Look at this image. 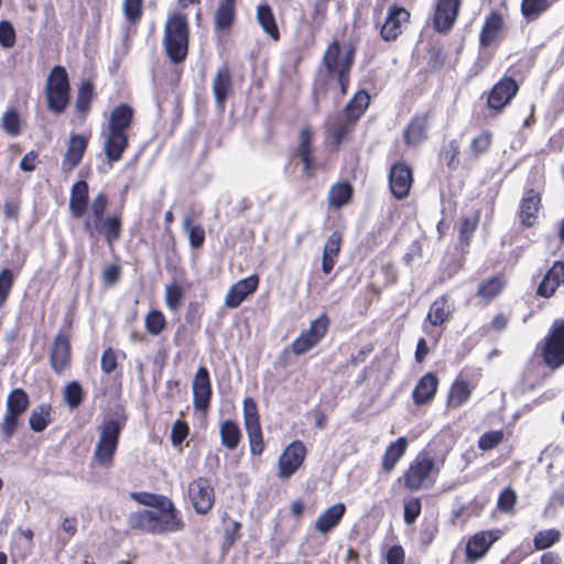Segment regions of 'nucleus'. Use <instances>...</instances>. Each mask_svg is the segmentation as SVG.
Wrapping results in <instances>:
<instances>
[{
  "label": "nucleus",
  "mask_w": 564,
  "mask_h": 564,
  "mask_svg": "<svg viewBox=\"0 0 564 564\" xmlns=\"http://www.w3.org/2000/svg\"><path fill=\"white\" fill-rule=\"evenodd\" d=\"M449 314L447 300L442 296L432 303L427 313V321L434 326L442 325L448 319Z\"/></svg>",
  "instance_id": "38"
},
{
  "label": "nucleus",
  "mask_w": 564,
  "mask_h": 564,
  "mask_svg": "<svg viewBox=\"0 0 564 564\" xmlns=\"http://www.w3.org/2000/svg\"><path fill=\"white\" fill-rule=\"evenodd\" d=\"M235 2L236 0H220L215 13L216 28L226 29L231 25L235 20Z\"/></svg>",
  "instance_id": "36"
},
{
  "label": "nucleus",
  "mask_w": 564,
  "mask_h": 564,
  "mask_svg": "<svg viewBox=\"0 0 564 564\" xmlns=\"http://www.w3.org/2000/svg\"><path fill=\"white\" fill-rule=\"evenodd\" d=\"M519 89L517 82L511 77H503L491 89L487 105L489 108L501 111L514 97Z\"/></svg>",
  "instance_id": "12"
},
{
  "label": "nucleus",
  "mask_w": 564,
  "mask_h": 564,
  "mask_svg": "<svg viewBox=\"0 0 564 564\" xmlns=\"http://www.w3.org/2000/svg\"><path fill=\"white\" fill-rule=\"evenodd\" d=\"M345 510L346 507L341 502L330 506L317 518L315 530L324 534L329 532L339 523Z\"/></svg>",
  "instance_id": "24"
},
{
  "label": "nucleus",
  "mask_w": 564,
  "mask_h": 564,
  "mask_svg": "<svg viewBox=\"0 0 564 564\" xmlns=\"http://www.w3.org/2000/svg\"><path fill=\"white\" fill-rule=\"evenodd\" d=\"M1 122L3 130L10 135H17L20 132V118L17 111H6Z\"/></svg>",
  "instance_id": "52"
},
{
  "label": "nucleus",
  "mask_w": 564,
  "mask_h": 564,
  "mask_svg": "<svg viewBox=\"0 0 564 564\" xmlns=\"http://www.w3.org/2000/svg\"><path fill=\"white\" fill-rule=\"evenodd\" d=\"M410 13L404 8L393 7L381 28V36L386 41H393L401 34V24L406 22Z\"/></svg>",
  "instance_id": "19"
},
{
  "label": "nucleus",
  "mask_w": 564,
  "mask_h": 564,
  "mask_svg": "<svg viewBox=\"0 0 564 564\" xmlns=\"http://www.w3.org/2000/svg\"><path fill=\"white\" fill-rule=\"evenodd\" d=\"M473 387L470 383L462 378H457L448 392L447 406L456 409L464 404L470 397Z\"/></svg>",
  "instance_id": "30"
},
{
  "label": "nucleus",
  "mask_w": 564,
  "mask_h": 564,
  "mask_svg": "<svg viewBox=\"0 0 564 564\" xmlns=\"http://www.w3.org/2000/svg\"><path fill=\"white\" fill-rule=\"evenodd\" d=\"M108 205V198L104 193L98 194L91 202L90 205V213L91 216L89 217L91 221H99L101 223L105 214V210Z\"/></svg>",
  "instance_id": "49"
},
{
  "label": "nucleus",
  "mask_w": 564,
  "mask_h": 564,
  "mask_svg": "<svg viewBox=\"0 0 564 564\" xmlns=\"http://www.w3.org/2000/svg\"><path fill=\"white\" fill-rule=\"evenodd\" d=\"M460 7V0H436L433 25L437 32H447L454 25Z\"/></svg>",
  "instance_id": "11"
},
{
  "label": "nucleus",
  "mask_w": 564,
  "mask_h": 564,
  "mask_svg": "<svg viewBox=\"0 0 564 564\" xmlns=\"http://www.w3.org/2000/svg\"><path fill=\"white\" fill-rule=\"evenodd\" d=\"M539 206V194H536L533 189L528 191L520 206L522 224H524L525 226H532L534 224Z\"/></svg>",
  "instance_id": "33"
},
{
  "label": "nucleus",
  "mask_w": 564,
  "mask_h": 564,
  "mask_svg": "<svg viewBox=\"0 0 564 564\" xmlns=\"http://www.w3.org/2000/svg\"><path fill=\"white\" fill-rule=\"evenodd\" d=\"M369 95L365 90L358 91L345 108L347 121L355 122L358 120L369 106Z\"/></svg>",
  "instance_id": "34"
},
{
  "label": "nucleus",
  "mask_w": 564,
  "mask_h": 564,
  "mask_svg": "<svg viewBox=\"0 0 564 564\" xmlns=\"http://www.w3.org/2000/svg\"><path fill=\"white\" fill-rule=\"evenodd\" d=\"M406 447L408 440L405 437H399L388 446L382 458V468L384 471L390 473L394 469L397 463L404 455Z\"/></svg>",
  "instance_id": "31"
},
{
  "label": "nucleus",
  "mask_w": 564,
  "mask_h": 564,
  "mask_svg": "<svg viewBox=\"0 0 564 564\" xmlns=\"http://www.w3.org/2000/svg\"><path fill=\"white\" fill-rule=\"evenodd\" d=\"M15 43V32L12 24L8 21L0 22V44L3 47H12Z\"/></svg>",
  "instance_id": "59"
},
{
  "label": "nucleus",
  "mask_w": 564,
  "mask_h": 564,
  "mask_svg": "<svg viewBox=\"0 0 564 564\" xmlns=\"http://www.w3.org/2000/svg\"><path fill=\"white\" fill-rule=\"evenodd\" d=\"M341 240H343L341 234L338 231H334L328 237V239L324 246L323 256L336 259L339 253V250H340Z\"/></svg>",
  "instance_id": "56"
},
{
  "label": "nucleus",
  "mask_w": 564,
  "mask_h": 564,
  "mask_svg": "<svg viewBox=\"0 0 564 564\" xmlns=\"http://www.w3.org/2000/svg\"><path fill=\"white\" fill-rule=\"evenodd\" d=\"M438 386V379L433 373H426L421 378L413 390V400L416 404H425L430 402Z\"/></svg>",
  "instance_id": "26"
},
{
  "label": "nucleus",
  "mask_w": 564,
  "mask_h": 564,
  "mask_svg": "<svg viewBox=\"0 0 564 564\" xmlns=\"http://www.w3.org/2000/svg\"><path fill=\"white\" fill-rule=\"evenodd\" d=\"M45 94L51 111L62 113L66 109L69 100V83L64 67H53L47 78Z\"/></svg>",
  "instance_id": "3"
},
{
  "label": "nucleus",
  "mask_w": 564,
  "mask_h": 564,
  "mask_svg": "<svg viewBox=\"0 0 564 564\" xmlns=\"http://www.w3.org/2000/svg\"><path fill=\"white\" fill-rule=\"evenodd\" d=\"M329 321L326 315H321L315 318L307 330L301 333V335L293 340L291 349L295 355H303L313 347H315L319 340L325 336L328 329Z\"/></svg>",
  "instance_id": "5"
},
{
  "label": "nucleus",
  "mask_w": 564,
  "mask_h": 564,
  "mask_svg": "<svg viewBox=\"0 0 564 564\" xmlns=\"http://www.w3.org/2000/svg\"><path fill=\"white\" fill-rule=\"evenodd\" d=\"M19 417L20 415H13L7 412L1 425L2 435L6 441H9L17 431L19 426Z\"/></svg>",
  "instance_id": "61"
},
{
  "label": "nucleus",
  "mask_w": 564,
  "mask_h": 564,
  "mask_svg": "<svg viewBox=\"0 0 564 564\" xmlns=\"http://www.w3.org/2000/svg\"><path fill=\"white\" fill-rule=\"evenodd\" d=\"M498 539L499 534L495 531H481L474 534L466 545L467 560L475 562L482 557Z\"/></svg>",
  "instance_id": "17"
},
{
  "label": "nucleus",
  "mask_w": 564,
  "mask_h": 564,
  "mask_svg": "<svg viewBox=\"0 0 564 564\" xmlns=\"http://www.w3.org/2000/svg\"><path fill=\"white\" fill-rule=\"evenodd\" d=\"M503 284L505 283L500 278H490L479 285L478 294L486 300H491L500 293Z\"/></svg>",
  "instance_id": "45"
},
{
  "label": "nucleus",
  "mask_w": 564,
  "mask_h": 564,
  "mask_svg": "<svg viewBox=\"0 0 564 564\" xmlns=\"http://www.w3.org/2000/svg\"><path fill=\"white\" fill-rule=\"evenodd\" d=\"M13 285V273L10 269L0 272V307L6 303Z\"/></svg>",
  "instance_id": "55"
},
{
  "label": "nucleus",
  "mask_w": 564,
  "mask_h": 564,
  "mask_svg": "<svg viewBox=\"0 0 564 564\" xmlns=\"http://www.w3.org/2000/svg\"><path fill=\"white\" fill-rule=\"evenodd\" d=\"M250 451L253 455H260L264 449V443L260 425L246 427Z\"/></svg>",
  "instance_id": "47"
},
{
  "label": "nucleus",
  "mask_w": 564,
  "mask_h": 564,
  "mask_svg": "<svg viewBox=\"0 0 564 564\" xmlns=\"http://www.w3.org/2000/svg\"><path fill=\"white\" fill-rule=\"evenodd\" d=\"M93 90L94 87L90 82H84L79 89L76 99V108L77 111L85 116L90 108V102L93 99Z\"/></svg>",
  "instance_id": "44"
},
{
  "label": "nucleus",
  "mask_w": 564,
  "mask_h": 564,
  "mask_svg": "<svg viewBox=\"0 0 564 564\" xmlns=\"http://www.w3.org/2000/svg\"><path fill=\"white\" fill-rule=\"evenodd\" d=\"M192 389L194 408L198 411H206L212 397V387L209 373L205 367H200L197 370L193 379Z\"/></svg>",
  "instance_id": "13"
},
{
  "label": "nucleus",
  "mask_w": 564,
  "mask_h": 564,
  "mask_svg": "<svg viewBox=\"0 0 564 564\" xmlns=\"http://www.w3.org/2000/svg\"><path fill=\"white\" fill-rule=\"evenodd\" d=\"M84 226L90 236H94L96 232H102L110 247L120 238L121 218L119 216L105 217L101 223L91 221L90 218H86Z\"/></svg>",
  "instance_id": "14"
},
{
  "label": "nucleus",
  "mask_w": 564,
  "mask_h": 564,
  "mask_svg": "<svg viewBox=\"0 0 564 564\" xmlns=\"http://www.w3.org/2000/svg\"><path fill=\"white\" fill-rule=\"evenodd\" d=\"M258 284V275H250L239 280L229 289L225 297V305L229 308L238 307L249 294L257 290Z\"/></svg>",
  "instance_id": "16"
},
{
  "label": "nucleus",
  "mask_w": 564,
  "mask_h": 564,
  "mask_svg": "<svg viewBox=\"0 0 564 564\" xmlns=\"http://www.w3.org/2000/svg\"><path fill=\"white\" fill-rule=\"evenodd\" d=\"M232 88L231 75L228 66H221L213 78V93L217 105L224 108L225 101Z\"/></svg>",
  "instance_id": "23"
},
{
  "label": "nucleus",
  "mask_w": 564,
  "mask_h": 564,
  "mask_svg": "<svg viewBox=\"0 0 564 564\" xmlns=\"http://www.w3.org/2000/svg\"><path fill=\"white\" fill-rule=\"evenodd\" d=\"M503 21L500 14L492 12L486 20L480 34V44L489 46L496 41L500 31L502 30Z\"/></svg>",
  "instance_id": "32"
},
{
  "label": "nucleus",
  "mask_w": 564,
  "mask_h": 564,
  "mask_svg": "<svg viewBox=\"0 0 564 564\" xmlns=\"http://www.w3.org/2000/svg\"><path fill=\"white\" fill-rule=\"evenodd\" d=\"M188 498L197 513H207L215 502V491L209 480L199 477L191 481L188 484Z\"/></svg>",
  "instance_id": "6"
},
{
  "label": "nucleus",
  "mask_w": 564,
  "mask_h": 564,
  "mask_svg": "<svg viewBox=\"0 0 564 564\" xmlns=\"http://www.w3.org/2000/svg\"><path fill=\"white\" fill-rule=\"evenodd\" d=\"M503 438L501 431H491L482 434L478 441V446L482 451L495 448Z\"/></svg>",
  "instance_id": "57"
},
{
  "label": "nucleus",
  "mask_w": 564,
  "mask_h": 564,
  "mask_svg": "<svg viewBox=\"0 0 564 564\" xmlns=\"http://www.w3.org/2000/svg\"><path fill=\"white\" fill-rule=\"evenodd\" d=\"M87 144L88 139L82 134H74L69 138L67 150L63 158L64 170H73L79 164Z\"/></svg>",
  "instance_id": "20"
},
{
  "label": "nucleus",
  "mask_w": 564,
  "mask_h": 564,
  "mask_svg": "<svg viewBox=\"0 0 564 564\" xmlns=\"http://www.w3.org/2000/svg\"><path fill=\"white\" fill-rule=\"evenodd\" d=\"M257 20L265 33H268L273 40H279V30L275 23V19L271 8L268 4L258 7Z\"/></svg>",
  "instance_id": "35"
},
{
  "label": "nucleus",
  "mask_w": 564,
  "mask_h": 564,
  "mask_svg": "<svg viewBox=\"0 0 564 564\" xmlns=\"http://www.w3.org/2000/svg\"><path fill=\"white\" fill-rule=\"evenodd\" d=\"M389 178L392 195L398 199L405 198L413 182L411 169L403 163L394 164L390 169Z\"/></svg>",
  "instance_id": "15"
},
{
  "label": "nucleus",
  "mask_w": 564,
  "mask_h": 564,
  "mask_svg": "<svg viewBox=\"0 0 564 564\" xmlns=\"http://www.w3.org/2000/svg\"><path fill=\"white\" fill-rule=\"evenodd\" d=\"M121 424L113 419L105 421L99 427V438L94 452L95 460L101 466H109L117 449Z\"/></svg>",
  "instance_id": "4"
},
{
  "label": "nucleus",
  "mask_w": 564,
  "mask_h": 564,
  "mask_svg": "<svg viewBox=\"0 0 564 564\" xmlns=\"http://www.w3.org/2000/svg\"><path fill=\"white\" fill-rule=\"evenodd\" d=\"M50 406L42 404L35 408L30 415V427L34 432H42L48 424Z\"/></svg>",
  "instance_id": "42"
},
{
  "label": "nucleus",
  "mask_w": 564,
  "mask_h": 564,
  "mask_svg": "<svg viewBox=\"0 0 564 564\" xmlns=\"http://www.w3.org/2000/svg\"><path fill=\"white\" fill-rule=\"evenodd\" d=\"M306 456V447L301 441H294L286 446L279 457V476L291 477L303 464Z\"/></svg>",
  "instance_id": "10"
},
{
  "label": "nucleus",
  "mask_w": 564,
  "mask_h": 564,
  "mask_svg": "<svg viewBox=\"0 0 564 564\" xmlns=\"http://www.w3.org/2000/svg\"><path fill=\"white\" fill-rule=\"evenodd\" d=\"M194 216L193 214L185 215L183 219V228L188 232L189 243L193 248H198L203 245L205 239V231L202 226L193 225Z\"/></svg>",
  "instance_id": "41"
},
{
  "label": "nucleus",
  "mask_w": 564,
  "mask_h": 564,
  "mask_svg": "<svg viewBox=\"0 0 564 564\" xmlns=\"http://www.w3.org/2000/svg\"><path fill=\"white\" fill-rule=\"evenodd\" d=\"M182 300L183 291L180 285L172 284L166 286L165 302L171 310L176 311L180 307Z\"/></svg>",
  "instance_id": "54"
},
{
  "label": "nucleus",
  "mask_w": 564,
  "mask_h": 564,
  "mask_svg": "<svg viewBox=\"0 0 564 564\" xmlns=\"http://www.w3.org/2000/svg\"><path fill=\"white\" fill-rule=\"evenodd\" d=\"M142 9V0H124L123 12L126 18L130 22H134L140 19Z\"/></svg>",
  "instance_id": "60"
},
{
  "label": "nucleus",
  "mask_w": 564,
  "mask_h": 564,
  "mask_svg": "<svg viewBox=\"0 0 564 564\" xmlns=\"http://www.w3.org/2000/svg\"><path fill=\"white\" fill-rule=\"evenodd\" d=\"M164 46L167 56L174 63L185 59L188 51V25L181 14L171 15L164 30Z\"/></svg>",
  "instance_id": "2"
},
{
  "label": "nucleus",
  "mask_w": 564,
  "mask_h": 564,
  "mask_svg": "<svg viewBox=\"0 0 564 564\" xmlns=\"http://www.w3.org/2000/svg\"><path fill=\"white\" fill-rule=\"evenodd\" d=\"M243 416L246 427L260 425L257 404L251 398L243 400Z\"/></svg>",
  "instance_id": "51"
},
{
  "label": "nucleus",
  "mask_w": 564,
  "mask_h": 564,
  "mask_svg": "<svg viewBox=\"0 0 564 564\" xmlns=\"http://www.w3.org/2000/svg\"><path fill=\"white\" fill-rule=\"evenodd\" d=\"M145 326L150 334L159 335L165 326V318L159 311L150 312L145 317Z\"/></svg>",
  "instance_id": "50"
},
{
  "label": "nucleus",
  "mask_w": 564,
  "mask_h": 564,
  "mask_svg": "<svg viewBox=\"0 0 564 564\" xmlns=\"http://www.w3.org/2000/svg\"><path fill=\"white\" fill-rule=\"evenodd\" d=\"M70 359V344L67 337L58 334L55 337L53 348L51 351V366L55 372L61 373Z\"/></svg>",
  "instance_id": "21"
},
{
  "label": "nucleus",
  "mask_w": 564,
  "mask_h": 564,
  "mask_svg": "<svg viewBox=\"0 0 564 564\" xmlns=\"http://www.w3.org/2000/svg\"><path fill=\"white\" fill-rule=\"evenodd\" d=\"M29 397L22 389H14L7 399V412L13 415H22L29 406Z\"/></svg>",
  "instance_id": "37"
},
{
  "label": "nucleus",
  "mask_w": 564,
  "mask_h": 564,
  "mask_svg": "<svg viewBox=\"0 0 564 564\" xmlns=\"http://www.w3.org/2000/svg\"><path fill=\"white\" fill-rule=\"evenodd\" d=\"M155 516L160 529L159 534L178 531L183 528V522L177 517L173 502L166 498L162 500L160 509L155 510Z\"/></svg>",
  "instance_id": "18"
},
{
  "label": "nucleus",
  "mask_w": 564,
  "mask_h": 564,
  "mask_svg": "<svg viewBox=\"0 0 564 564\" xmlns=\"http://www.w3.org/2000/svg\"><path fill=\"white\" fill-rule=\"evenodd\" d=\"M351 196V187L347 183L334 185L328 193V203L330 206L339 208L347 204Z\"/></svg>",
  "instance_id": "40"
},
{
  "label": "nucleus",
  "mask_w": 564,
  "mask_h": 564,
  "mask_svg": "<svg viewBox=\"0 0 564 564\" xmlns=\"http://www.w3.org/2000/svg\"><path fill=\"white\" fill-rule=\"evenodd\" d=\"M311 138L312 131L308 127H304L300 133V140L297 145V155L303 163L304 172L311 176L314 173L315 160L311 154Z\"/></svg>",
  "instance_id": "27"
},
{
  "label": "nucleus",
  "mask_w": 564,
  "mask_h": 564,
  "mask_svg": "<svg viewBox=\"0 0 564 564\" xmlns=\"http://www.w3.org/2000/svg\"><path fill=\"white\" fill-rule=\"evenodd\" d=\"M352 61L354 50L349 48L341 51L337 42L329 44L323 57L324 66L327 72L334 76L343 73H350Z\"/></svg>",
  "instance_id": "9"
},
{
  "label": "nucleus",
  "mask_w": 564,
  "mask_h": 564,
  "mask_svg": "<svg viewBox=\"0 0 564 564\" xmlns=\"http://www.w3.org/2000/svg\"><path fill=\"white\" fill-rule=\"evenodd\" d=\"M517 502V495L511 488H506L498 498V509L502 512H510Z\"/></svg>",
  "instance_id": "58"
},
{
  "label": "nucleus",
  "mask_w": 564,
  "mask_h": 564,
  "mask_svg": "<svg viewBox=\"0 0 564 564\" xmlns=\"http://www.w3.org/2000/svg\"><path fill=\"white\" fill-rule=\"evenodd\" d=\"M545 364L557 368L564 362V322L556 321L543 349Z\"/></svg>",
  "instance_id": "8"
},
{
  "label": "nucleus",
  "mask_w": 564,
  "mask_h": 564,
  "mask_svg": "<svg viewBox=\"0 0 564 564\" xmlns=\"http://www.w3.org/2000/svg\"><path fill=\"white\" fill-rule=\"evenodd\" d=\"M435 467L434 460L425 454H420L404 473V486L410 490H419L430 479Z\"/></svg>",
  "instance_id": "7"
},
{
  "label": "nucleus",
  "mask_w": 564,
  "mask_h": 564,
  "mask_svg": "<svg viewBox=\"0 0 564 564\" xmlns=\"http://www.w3.org/2000/svg\"><path fill=\"white\" fill-rule=\"evenodd\" d=\"M128 524L129 528L133 530L152 534L160 533L155 510L144 509L130 513L128 517Z\"/></svg>",
  "instance_id": "22"
},
{
  "label": "nucleus",
  "mask_w": 564,
  "mask_h": 564,
  "mask_svg": "<svg viewBox=\"0 0 564 564\" xmlns=\"http://www.w3.org/2000/svg\"><path fill=\"white\" fill-rule=\"evenodd\" d=\"M459 145L456 140L451 141L447 144V149L444 152V160L448 167L455 169L458 164Z\"/></svg>",
  "instance_id": "63"
},
{
  "label": "nucleus",
  "mask_w": 564,
  "mask_h": 564,
  "mask_svg": "<svg viewBox=\"0 0 564 564\" xmlns=\"http://www.w3.org/2000/svg\"><path fill=\"white\" fill-rule=\"evenodd\" d=\"M478 221H479L478 214H475L471 217L465 218L460 226V239L468 240L469 237L475 231V229L477 228Z\"/></svg>",
  "instance_id": "64"
},
{
  "label": "nucleus",
  "mask_w": 564,
  "mask_h": 564,
  "mask_svg": "<svg viewBox=\"0 0 564 564\" xmlns=\"http://www.w3.org/2000/svg\"><path fill=\"white\" fill-rule=\"evenodd\" d=\"M564 276V262L556 261L539 285L538 294L544 297L551 296L560 285Z\"/></svg>",
  "instance_id": "28"
},
{
  "label": "nucleus",
  "mask_w": 564,
  "mask_h": 564,
  "mask_svg": "<svg viewBox=\"0 0 564 564\" xmlns=\"http://www.w3.org/2000/svg\"><path fill=\"white\" fill-rule=\"evenodd\" d=\"M421 512V502L419 499L413 498L404 505V521L412 524Z\"/></svg>",
  "instance_id": "62"
},
{
  "label": "nucleus",
  "mask_w": 564,
  "mask_h": 564,
  "mask_svg": "<svg viewBox=\"0 0 564 564\" xmlns=\"http://www.w3.org/2000/svg\"><path fill=\"white\" fill-rule=\"evenodd\" d=\"M561 532L557 530H546L539 532L534 538V545L539 550L550 547L554 542L558 541Z\"/></svg>",
  "instance_id": "48"
},
{
  "label": "nucleus",
  "mask_w": 564,
  "mask_h": 564,
  "mask_svg": "<svg viewBox=\"0 0 564 564\" xmlns=\"http://www.w3.org/2000/svg\"><path fill=\"white\" fill-rule=\"evenodd\" d=\"M134 110L127 104H121L110 112L105 131L104 151L110 162L121 159L128 148L129 139L127 129L131 126Z\"/></svg>",
  "instance_id": "1"
},
{
  "label": "nucleus",
  "mask_w": 564,
  "mask_h": 564,
  "mask_svg": "<svg viewBox=\"0 0 564 564\" xmlns=\"http://www.w3.org/2000/svg\"><path fill=\"white\" fill-rule=\"evenodd\" d=\"M492 135L489 131H484L471 141L470 150L473 155L478 156L486 152L491 144Z\"/></svg>",
  "instance_id": "53"
},
{
  "label": "nucleus",
  "mask_w": 564,
  "mask_h": 564,
  "mask_svg": "<svg viewBox=\"0 0 564 564\" xmlns=\"http://www.w3.org/2000/svg\"><path fill=\"white\" fill-rule=\"evenodd\" d=\"M220 436L224 446L235 449L240 441V430L235 422L227 420L220 425Z\"/></svg>",
  "instance_id": "39"
},
{
  "label": "nucleus",
  "mask_w": 564,
  "mask_h": 564,
  "mask_svg": "<svg viewBox=\"0 0 564 564\" xmlns=\"http://www.w3.org/2000/svg\"><path fill=\"white\" fill-rule=\"evenodd\" d=\"M429 117L426 115L415 116L404 131V140L409 145H417L426 138Z\"/></svg>",
  "instance_id": "29"
},
{
  "label": "nucleus",
  "mask_w": 564,
  "mask_h": 564,
  "mask_svg": "<svg viewBox=\"0 0 564 564\" xmlns=\"http://www.w3.org/2000/svg\"><path fill=\"white\" fill-rule=\"evenodd\" d=\"M64 401L70 409H75L82 403L83 389L78 382H69L64 388Z\"/></svg>",
  "instance_id": "46"
},
{
  "label": "nucleus",
  "mask_w": 564,
  "mask_h": 564,
  "mask_svg": "<svg viewBox=\"0 0 564 564\" xmlns=\"http://www.w3.org/2000/svg\"><path fill=\"white\" fill-rule=\"evenodd\" d=\"M88 200V184L85 181H78L73 185L69 197V210L75 218L84 216Z\"/></svg>",
  "instance_id": "25"
},
{
  "label": "nucleus",
  "mask_w": 564,
  "mask_h": 564,
  "mask_svg": "<svg viewBox=\"0 0 564 564\" xmlns=\"http://www.w3.org/2000/svg\"><path fill=\"white\" fill-rule=\"evenodd\" d=\"M549 4V0H522L521 12L527 20H535Z\"/></svg>",
  "instance_id": "43"
}]
</instances>
